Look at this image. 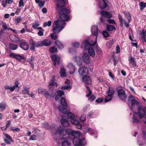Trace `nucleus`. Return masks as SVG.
<instances>
[{
  "instance_id": "obj_1",
  "label": "nucleus",
  "mask_w": 146,
  "mask_h": 146,
  "mask_svg": "<svg viewBox=\"0 0 146 146\" xmlns=\"http://www.w3.org/2000/svg\"><path fill=\"white\" fill-rule=\"evenodd\" d=\"M65 10L60 12V20H58L55 21L53 24V31L54 32L50 35V37L53 39H56L57 36L56 33H59L65 26L66 23L65 21H68L69 19L68 15L64 14Z\"/></svg>"
},
{
  "instance_id": "obj_2",
  "label": "nucleus",
  "mask_w": 146,
  "mask_h": 146,
  "mask_svg": "<svg viewBox=\"0 0 146 146\" xmlns=\"http://www.w3.org/2000/svg\"><path fill=\"white\" fill-rule=\"evenodd\" d=\"M96 42L92 40L89 41L85 40L83 41L82 45V47L85 50H88L89 54L92 57L94 56L95 55V52L93 47Z\"/></svg>"
},
{
  "instance_id": "obj_3",
  "label": "nucleus",
  "mask_w": 146,
  "mask_h": 146,
  "mask_svg": "<svg viewBox=\"0 0 146 146\" xmlns=\"http://www.w3.org/2000/svg\"><path fill=\"white\" fill-rule=\"evenodd\" d=\"M141 110V109H138L139 111L138 113H133V123H137L139 122V119H138V116L140 119L146 118V107H145L143 110H142V113Z\"/></svg>"
},
{
  "instance_id": "obj_4",
  "label": "nucleus",
  "mask_w": 146,
  "mask_h": 146,
  "mask_svg": "<svg viewBox=\"0 0 146 146\" xmlns=\"http://www.w3.org/2000/svg\"><path fill=\"white\" fill-rule=\"evenodd\" d=\"M55 1L57 2L56 3V10L58 12V13L60 15V12L62 11H65L64 12V14L68 15L70 13V11L66 8H63V7L65 5V2L64 0H54Z\"/></svg>"
},
{
  "instance_id": "obj_5",
  "label": "nucleus",
  "mask_w": 146,
  "mask_h": 146,
  "mask_svg": "<svg viewBox=\"0 0 146 146\" xmlns=\"http://www.w3.org/2000/svg\"><path fill=\"white\" fill-rule=\"evenodd\" d=\"M64 129L62 127H59L57 128V130L54 128L52 129L51 134L54 137H58V135L63 136L64 138Z\"/></svg>"
},
{
  "instance_id": "obj_6",
  "label": "nucleus",
  "mask_w": 146,
  "mask_h": 146,
  "mask_svg": "<svg viewBox=\"0 0 146 146\" xmlns=\"http://www.w3.org/2000/svg\"><path fill=\"white\" fill-rule=\"evenodd\" d=\"M128 104L129 107L132 108L134 105H137L139 104V102L136 100L134 98V96L132 95H130L129 97Z\"/></svg>"
},
{
  "instance_id": "obj_7",
  "label": "nucleus",
  "mask_w": 146,
  "mask_h": 146,
  "mask_svg": "<svg viewBox=\"0 0 146 146\" xmlns=\"http://www.w3.org/2000/svg\"><path fill=\"white\" fill-rule=\"evenodd\" d=\"M65 132L68 135H72L74 137L77 136H80L81 135V133L80 132L72 130L69 129H66Z\"/></svg>"
},
{
  "instance_id": "obj_8",
  "label": "nucleus",
  "mask_w": 146,
  "mask_h": 146,
  "mask_svg": "<svg viewBox=\"0 0 146 146\" xmlns=\"http://www.w3.org/2000/svg\"><path fill=\"white\" fill-rule=\"evenodd\" d=\"M117 93L119 98L122 100H125L127 97L125 91L122 89L119 90Z\"/></svg>"
},
{
  "instance_id": "obj_9",
  "label": "nucleus",
  "mask_w": 146,
  "mask_h": 146,
  "mask_svg": "<svg viewBox=\"0 0 146 146\" xmlns=\"http://www.w3.org/2000/svg\"><path fill=\"white\" fill-rule=\"evenodd\" d=\"M88 68L85 66H82L78 69V73L80 76H84L88 74Z\"/></svg>"
},
{
  "instance_id": "obj_10",
  "label": "nucleus",
  "mask_w": 146,
  "mask_h": 146,
  "mask_svg": "<svg viewBox=\"0 0 146 146\" xmlns=\"http://www.w3.org/2000/svg\"><path fill=\"white\" fill-rule=\"evenodd\" d=\"M91 31L93 35L95 36L94 39L92 40L94 41V42H96L97 36L98 34L97 26L93 25L92 27Z\"/></svg>"
},
{
  "instance_id": "obj_11",
  "label": "nucleus",
  "mask_w": 146,
  "mask_h": 146,
  "mask_svg": "<svg viewBox=\"0 0 146 146\" xmlns=\"http://www.w3.org/2000/svg\"><path fill=\"white\" fill-rule=\"evenodd\" d=\"M51 58L53 62V65L54 66H56L57 62L58 65L60 64L61 59L59 56L55 55H52L51 56Z\"/></svg>"
},
{
  "instance_id": "obj_12",
  "label": "nucleus",
  "mask_w": 146,
  "mask_h": 146,
  "mask_svg": "<svg viewBox=\"0 0 146 146\" xmlns=\"http://www.w3.org/2000/svg\"><path fill=\"white\" fill-rule=\"evenodd\" d=\"M100 14L102 15V17L100 18V20L102 22H104L105 21L104 19H103V16L107 17V18H110L112 16V15L109 12L104 11H103L101 12Z\"/></svg>"
},
{
  "instance_id": "obj_13",
  "label": "nucleus",
  "mask_w": 146,
  "mask_h": 146,
  "mask_svg": "<svg viewBox=\"0 0 146 146\" xmlns=\"http://www.w3.org/2000/svg\"><path fill=\"white\" fill-rule=\"evenodd\" d=\"M82 59L83 62L86 64L89 63L91 58L89 55L87 54H84L82 57Z\"/></svg>"
},
{
  "instance_id": "obj_14",
  "label": "nucleus",
  "mask_w": 146,
  "mask_h": 146,
  "mask_svg": "<svg viewBox=\"0 0 146 146\" xmlns=\"http://www.w3.org/2000/svg\"><path fill=\"white\" fill-rule=\"evenodd\" d=\"M73 140V142L75 146H79L82 145L83 141L78 138V136H76Z\"/></svg>"
},
{
  "instance_id": "obj_15",
  "label": "nucleus",
  "mask_w": 146,
  "mask_h": 146,
  "mask_svg": "<svg viewBox=\"0 0 146 146\" xmlns=\"http://www.w3.org/2000/svg\"><path fill=\"white\" fill-rule=\"evenodd\" d=\"M82 80L85 84H91L92 82L91 79L88 76H83L82 78Z\"/></svg>"
},
{
  "instance_id": "obj_16",
  "label": "nucleus",
  "mask_w": 146,
  "mask_h": 146,
  "mask_svg": "<svg viewBox=\"0 0 146 146\" xmlns=\"http://www.w3.org/2000/svg\"><path fill=\"white\" fill-rule=\"evenodd\" d=\"M106 0H99L98 6L101 9H104L106 7L107 4Z\"/></svg>"
},
{
  "instance_id": "obj_17",
  "label": "nucleus",
  "mask_w": 146,
  "mask_h": 146,
  "mask_svg": "<svg viewBox=\"0 0 146 146\" xmlns=\"http://www.w3.org/2000/svg\"><path fill=\"white\" fill-rule=\"evenodd\" d=\"M67 67L69 70V73L70 74H72L74 72L76 69L75 67L72 63H69Z\"/></svg>"
},
{
  "instance_id": "obj_18",
  "label": "nucleus",
  "mask_w": 146,
  "mask_h": 146,
  "mask_svg": "<svg viewBox=\"0 0 146 146\" xmlns=\"http://www.w3.org/2000/svg\"><path fill=\"white\" fill-rule=\"evenodd\" d=\"M65 85L61 87V89L62 90H67L71 86V84L70 80L66 79V81L64 82Z\"/></svg>"
},
{
  "instance_id": "obj_19",
  "label": "nucleus",
  "mask_w": 146,
  "mask_h": 146,
  "mask_svg": "<svg viewBox=\"0 0 146 146\" xmlns=\"http://www.w3.org/2000/svg\"><path fill=\"white\" fill-rule=\"evenodd\" d=\"M128 60L130 63L133 66L135 67L136 66V62L135 58L133 57L132 56H129Z\"/></svg>"
},
{
  "instance_id": "obj_20",
  "label": "nucleus",
  "mask_w": 146,
  "mask_h": 146,
  "mask_svg": "<svg viewBox=\"0 0 146 146\" xmlns=\"http://www.w3.org/2000/svg\"><path fill=\"white\" fill-rule=\"evenodd\" d=\"M35 46L36 47L46 45V40L44 39L41 41L35 42Z\"/></svg>"
},
{
  "instance_id": "obj_21",
  "label": "nucleus",
  "mask_w": 146,
  "mask_h": 146,
  "mask_svg": "<svg viewBox=\"0 0 146 146\" xmlns=\"http://www.w3.org/2000/svg\"><path fill=\"white\" fill-rule=\"evenodd\" d=\"M61 124L65 127H68L69 126L70 123L66 119H62L61 120Z\"/></svg>"
},
{
  "instance_id": "obj_22",
  "label": "nucleus",
  "mask_w": 146,
  "mask_h": 146,
  "mask_svg": "<svg viewBox=\"0 0 146 146\" xmlns=\"http://www.w3.org/2000/svg\"><path fill=\"white\" fill-rule=\"evenodd\" d=\"M66 70L64 67L61 68L60 74L61 77H66Z\"/></svg>"
},
{
  "instance_id": "obj_23",
  "label": "nucleus",
  "mask_w": 146,
  "mask_h": 146,
  "mask_svg": "<svg viewBox=\"0 0 146 146\" xmlns=\"http://www.w3.org/2000/svg\"><path fill=\"white\" fill-rule=\"evenodd\" d=\"M54 43L59 49H61L64 47V45L62 43L58 40H56Z\"/></svg>"
},
{
  "instance_id": "obj_24",
  "label": "nucleus",
  "mask_w": 146,
  "mask_h": 146,
  "mask_svg": "<svg viewBox=\"0 0 146 146\" xmlns=\"http://www.w3.org/2000/svg\"><path fill=\"white\" fill-rule=\"evenodd\" d=\"M21 47L24 50H27L29 48V46L26 42H23L20 44Z\"/></svg>"
},
{
  "instance_id": "obj_25",
  "label": "nucleus",
  "mask_w": 146,
  "mask_h": 146,
  "mask_svg": "<svg viewBox=\"0 0 146 146\" xmlns=\"http://www.w3.org/2000/svg\"><path fill=\"white\" fill-rule=\"evenodd\" d=\"M29 88H27V86L24 87L22 92V94L24 95H29Z\"/></svg>"
},
{
  "instance_id": "obj_26",
  "label": "nucleus",
  "mask_w": 146,
  "mask_h": 146,
  "mask_svg": "<svg viewBox=\"0 0 146 146\" xmlns=\"http://www.w3.org/2000/svg\"><path fill=\"white\" fill-rule=\"evenodd\" d=\"M9 38L13 42H16L18 41L19 38V37L14 35H10Z\"/></svg>"
},
{
  "instance_id": "obj_27",
  "label": "nucleus",
  "mask_w": 146,
  "mask_h": 146,
  "mask_svg": "<svg viewBox=\"0 0 146 146\" xmlns=\"http://www.w3.org/2000/svg\"><path fill=\"white\" fill-rule=\"evenodd\" d=\"M58 109L61 113L64 114L66 113L68 111V110L67 108L62 106H59Z\"/></svg>"
},
{
  "instance_id": "obj_28",
  "label": "nucleus",
  "mask_w": 146,
  "mask_h": 146,
  "mask_svg": "<svg viewBox=\"0 0 146 146\" xmlns=\"http://www.w3.org/2000/svg\"><path fill=\"white\" fill-rule=\"evenodd\" d=\"M75 59L76 62L77 63V65L79 66L82 65V61L81 58L78 56H76L75 57Z\"/></svg>"
},
{
  "instance_id": "obj_29",
  "label": "nucleus",
  "mask_w": 146,
  "mask_h": 146,
  "mask_svg": "<svg viewBox=\"0 0 146 146\" xmlns=\"http://www.w3.org/2000/svg\"><path fill=\"white\" fill-rule=\"evenodd\" d=\"M29 44L31 45L30 48L31 50H34L35 48V42L33 40H30L29 41Z\"/></svg>"
},
{
  "instance_id": "obj_30",
  "label": "nucleus",
  "mask_w": 146,
  "mask_h": 146,
  "mask_svg": "<svg viewBox=\"0 0 146 146\" xmlns=\"http://www.w3.org/2000/svg\"><path fill=\"white\" fill-rule=\"evenodd\" d=\"M115 29V28L113 25H108L106 26V29L108 31H112Z\"/></svg>"
},
{
  "instance_id": "obj_31",
  "label": "nucleus",
  "mask_w": 146,
  "mask_h": 146,
  "mask_svg": "<svg viewBox=\"0 0 146 146\" xmlns=\"http://www.w3.org/2000/svg\"><path fill=\"white\" fill-rule=\"evenodd\" d=\"M40 0H35V1L36 3L38 4V5L41 8L44 5L45 3V1H41L40 2Z\"/></svg>"
},
{
  "instance_id": "obj_32",
  "label": "nucleus",
  "mask_w": 146,
  "mask_h": 146,
  "mask_svg": "<svg viewBox=\"0 0 146 146\" xmlns=\"http://www.w3.org/2000/svg\"><path fill=\"white\" fill-rule=\"evenodd\" d=\"M61 104L64 106H67L68 104L64 97H62L61 100Z\"/></svg>"
},
{
  "instance_id": "obj_33",
  "label": "nucleus",
  "mask_w": 146,
  "mask_h": 146,
  "mask_svg": "<svg viewBox=\"0 0 146 146\" xmlns=\"http://www.w3.org/2000/svg\"><path fill=\"white\" fill-rule=\"evenodd\" d=\"M62 146H71V143L68 140H65L62 143Z\"/></svg>"
},
{
  "instance_id": "obj_34",
  "label": "nucleus",
  "mask_w": 146,
  "mask_h": 146,
  "mask_svg": "<svg viewBox=\"0 0 146 146\" xmlns=\"http://www.w3.org/2000/svg\"><path fill=\"white\" fill-rule=\"evenodd\" d=\"M124 14L126 17L127 18V21L128 22H130L131 18V16L130 14L128 12H125L124 13Z\"/></svg>"
},
{
  "instance_id": "obj_35",
  "label": "nucleus",
  "mask_w": 146,
  "mask_h": 146,
  "mask_svg": "<svg viewBox=\"0 0 146 146\" xmlns=\"http://www.w3.org/2000/svg\"><path fill=\"white\" fill-rule=\"evenodd\" d=\"M38 30H39V31L37 33V34L40 36H42L43 35V32L44 30L42 29L41 27H38L37 28Z\"/></svg>"
},
{
  "instance_id": "obj_36",
  "label": "nucleus",
  "mask_w": 146,
  "mask_h": 146,
  "mask_svg": "<svg viewBox=\"0 0 146 146\" xmlns=\"http://www.w3.org/2000/svg\"><path fill=\"white\" fill-rule=\"evenodd\" d=\"M113 96L112 95H110L108 94L106 97L105 99H104V101L107 102L111 101L112 98Z\"/></svg>"
},
{
  "instance_id": "obj_37",
  "label": "nucleus",
  "mask_w": 146,
  "mask_h": 146,
  "mask_svg": "<svg viewBox=\"0 0 146 146\" xmlns=\"http://www.w3.org/2000/svg\"><path fill=\"white\" fill-rule=\"evenodd\" d=\"M31 58H29L28 60V61L29 63L31 64V66L32 68H33L34 67V58L31 56Z\"/></svg>"
},
{
  "instance_id": "obj_38",
  "label": "nucleus",
  "mask_w": 146,
  "mask_h": 146,
  "mask_svg": "<svg viewBox=\"0 0 146 146\" xmlns=\"http://www.w3.org/2000/svg\"><path fill=\"white\" fill-rule=\"evenodd\" d=\"M52 80L51 82L49 84L50 85L52 86H55L56 87L57 86V84L55 82V78L54 76H52Z\"/></svg>"
},
{
  "instance_id": "obj_39",
  "label": "nucleus",
  "mask_w": 146,
  "mask_h": 146,
  "mask_svg": "<svg viewBox=\"0 0 146 146\" xmlns=\"http://www.w3.org/2000/svg\"><path fill=\"white\" fill-rule=\"evenodd\" d=\"M114 93V91L113 89L111 88L110 86L109 87L108 91V94L110 95H112L113 96Z\"/></svg>"
},
{
  "instance_id": "obj_40",
  "label": "nucleus",
  "mask_w": 146,
  "mask_h": 146,
  "mask_svg": "<svg viewBox=\"0 0 146 146\" xmlns=\"http://www.w3.org/2000/svg\"><path fill=\"white\" fill-rule=\"evenodd\" d=\"M38 92L39 93L45 96L46 91L45 89L43 88H40L38 89Z\"/></svg>"
},
{
  "instance_id": "obj_41",
  "label": "nucleus",
  "mask_w": 146,
  "mask_h": 146,
  "mask_svg": "<svg viewBox=\"0 0 146 146\" xmlns=\"http://www.w3.org/2000/svg\"><path fill=\"white\" fill-rule=\"evenodd\" d=\"M9 45L10 48L13 50H16L17 47V45L11 43Z\"/></svg>"
},
{
  "instance_id": "obj_42",
  "label": "nucleus",
  "mask_w": 146,
  "mask_h": 146,
  "mask_svg": "<svg viewBox=\"0 0 146 146\" xmlns=\"http://www.w3.org/2000/svg\"><path fill=\"white\" fill-rule=\"evenodd\" d=\"M49 50L51 53H54L57 51V49L55 46H53L50 48L49 49Z\"/></svg>"
},
{
  "instance_id": "obj_43",
  "label": "nucleus",
  "mask_w": 146,
  "mask_h": 146,
  "mask_svg": "<svg viewBox=\"0 0 146 146\" xmlns=\"http://www.w3.org/2000/svg\"><path fill=\"white\" fill-rule=\"evenodd\" d=\"M92 131L91 130V129L88 127H86L83 129V131L84 133H86L88 132L90 133Z\"/></svg>"
},
{
  "instance_id": "obj_44",
  "label": "nucleus",
  "mask_w": 146,
  "mask_h": 146,
  "mask_svg": "<svg viewBox=\"0 0 146 146\" xmlns=\"http://www.w3.org/2000/svg\"><path fill=\"white\" fill-rule=\"evenodd\" d=\"M40 25L39 23L37 22H35L32 24V27L34 29H37L38 27Z\"/></svg>"
},
{
  "instance_id": "obj_45",
  "label": "nucleus",
  "mask_w": 146,
  "mask_h": 146,
  "mask_svg": "<svg viewBox=\"0 0 146 146\" xmlns=\"http://www.w3.org/2000/svg\"><path fill=\"white\" fill-rule=\"evenodd\" d=\"M25 31H27V32H30V30L27 29V27L26 25L25 26L24 28H22V30H21L20 31V32L21 33H23L25 32Z\"/></svg>"
},
{
  "instance_id": "obj_46",
  "label": "nucleus",
  "mask_w": 146,
  "mask_h": 146,
  "mask_svg": "<svg viewBox=\"0 0 146 146\" xmlns=\"http://www.w3.org/2000/svg\"><path fill=\"white\" fill-rule=\"evenodd\" d=\"M3 25L2 26L4 30H11L13 31V30L10 28H9L7 27V26L6 24L5 23H3Z\"/></svg>"
},
{
  "instance_id": "obj_47",
  "label": "nucleus",
  "mask_w": 146,
  "mask_h": 146,
  "mask_svg": "<svg viewBox=\"0 0 146 146\" xmlns=\"http://www.w3.org/2000/svg\"><path fill=\"white\" fill-rule=\"evenodd\" d=\"M67 116L69 118L71 119H73L75 117L73 113L70 112H68Z\"/></svg>"
},
{
  "instance_id": "obj_48",
  "label": "nucleus",
  "mask_w": 146,
  "mask_h": 146,
  "mask_svg": "<svg viewBox=\"0 0 146 146\" xmlns=\"http://www.w3.org/2000/svg\"><path fill=\"white\" fill-rule=\"evenodd\" d=\"M142 37L144 41L146 42V31L142 30Z\"/></svg>"
},
{
  "instance_id": "obj_49",
  "label": "nucleus",
  "mask_w": 146,
  "mask_h": 146,
  "mask_svg": "<svg viewBox=\"0 0 146 146\" xmlns=\"http://www.w3.org/2000/svg\"><path fill=\"white\" fill-rule=\"evenodd\" d=\"M70 121L72 123L75 125L78 124L79 123H80L78 120L75 119H71Z\"/></svg>"
},
{
  "instance_id": "obj_50",
  "label": "nucleus",
  "mask_w": 146,
  "mask_h": 146,
  "mask_svg": "<svg viewBox=\"0 0 146 146\" xmlns=\"http://www.w3.org/2000/svg\"><path fill=\"white\" fill-rule=\"evenodd\" d=\"M87 90L86 92V96L89 97L92 94L91 91L90 90L89 88L88 87H86Z\"/></svg>"
},
{
  "instance_id": "obj_51",
  "label": "nucleus",
  "mask_w": 146,
  "mask_h": 146,
  "mask_svg": "<svg viewBox=\"0 0 146 146\" xmlns=\"http://www.w3.org/2000/svg\"><path fill=\"white\" fill-rule=\"evenodd\" d=\"M113 41L112 40H110L107 42L106 46L110 48L113 44Z\"/></svg>"
},
{
  "instance_id": "obj_52",
  "label": "nucleus",
  "mask_w": 146,
  "mask_h": 146,
  "mask_svg": "<svg viewBox=\"0 0 146 146\" xmlns=\"http://www.w3.org/2000/svg\"><path fill=\"white\" fill-rule=\"evenodd\" d=\"M140 6L141 7V9L143 10L146 7V4L143 2H141L140 4Z\"/></svg>"
},
{
  "instance_id": "obj_53",
  "label": "nucleus",
  "mask_w": 146,
  "mask_h": 146,
  "mask_svg": "<svg viewBox=\"0 0 146 146\" xmlns=\"http://www.w3.org/2000/svg\"><path fill=\"white\" fill-rule=\"evenodd\" d=\"M102 34L104 37L105 38L109 37L110 36L109 33L105 31H103Z\"/></svg>"
},
{
  "instance_id": "obj_54",
  "label": "nucleus",
  "mask_w": 146,
  "mask_h": 146,
  "mask_svg": "<svg viewBox=\"0 0 146 146\" xmlns=\"http://www.w3.org/2000/svg\"><path fill=\"white\" fill-rule=\"evenodd\" d=\"M72 45L75 48H78L79 47L80 44L78 42H75L72 43Z\"/></svg>"
},
{
  "instance_id": "obj_55",
  "label": "nucleus",
  "mask_w": 146,
  "mask_h": 146,
  "mask_svg": "<svg viewBox=\"0 0 146 146\" xmlns=\"http://www.w3.org/2000/svg\"><path fill=\"white\" fill-rule=\"evenodd\" d=\"M3 134L5 137L7 139H9V140L12 142H13L12 138L8 134L6 133H4Z\"/></svg>"
},
{
  "instance_id": "obj_56",
  "label": "nucleus",
  "mask_w": 146,
  "mask_h": 146,
  "mask_svg": "<svg viewBox=\"0 0 146 146\" xmlns=\"http://www.w3.org/2000/svg\"><path fill=\"white\" fill-rule=\"evenodd\" d=\"M86 119V115L85 114L82 115L80 118V120L81 121H84Z\"/></svg>"
},
{
  "instance_id": "obj_57",
  "label": "nucleus",
  "mask_w": 146,
  "mask_h": 146,
  "mask_svg": "<svg viewBox=\"0 0 146 146\" xmlns=\"http://www.w3.org/2000/svg\"><path fill=\"white\" fill-rule=\"evenodd\" d=\"M24 4L23 3V0H20L19 3V7H21L22 6H24Z\"/></svg>"
},
{
  "instance_id": "obj_58",
  "label": "nucleus",
  "mask_w": 146,
  "mask_h": 146,
  "mask_svg": "<svg viewBox=\"0 0 146 146\" xmlns=\"http://www.w3.org/2000/svg\"><path fill=\"white\" fill-rule=\"evenodd\" d=\"M23 58V57L20 55L19 54H16L15 58L17 60H20Z\"/></svg>"
},
{
  "instance_id": "obj_59",
  "label": "nucleus",
  "mask_w": 146,
  "mask_h": 146,
  "mask_svg": "<svg viewBox=\"0 0 146 146\" xmlns=\"http://www.w3.org/2000/svg\"><path fill=\"white\" fill-rule=\"evenodd\" d=\"M36 136L35 135H33L31 136L29 140H35L36 139Z\"/></svg>"
},
{
  "instance_id": "obj_60",
  "label": "nucleus",
  "mask_w": 146,
  "mask_h": 146,
  "mask_svg": "<svg viewBox=\"0 0 146 146\" xmlns=\"http://www.w3.org/2000/svg\"><path fill=\"white\" fill-rule=\"evenodd\" d=\"M104 100V99L101 98H98V99H97L96 100V102L98 103H100L102 102H103Z\"/></svg>"
},
{
  "instance_id": "obj_61",
  "label": "nucleus",
  "mask_w": 146,
  "mask_h": 146,
  "mask_svg": "<svg viewBox=\"0 0 146 146\" xmlns=\"http://www.w3.org/2000/svg\"><path fill=\"white\" fill-rule=\"evenodd\" d=\"M57 94L61 96L64 94V92L63 91L60 90L57 92Z\"/></svg>"
},
{
  "instance_id": "obj_62",
  "label": "nucleus",
  "mask_w": 146,
  "mask_h": 146,
  "mask_svg": "<svg viewBox=\"0 0 146 146\" xmlns=\"http://www.w3.org/2000/svg\"><path fill=\"white\" fill-rule=\"evenodd\" d=\"M108 22L111 24H116L115 21L113 19H108Z\"/></svg>"
},
{
  "instance_id": "obj_63",
  "label": "nucleus",
  "mask_w": 146,
  "mask_h": 146,
  "mask_svg": "<svg viewBox=\"0 0 146 146\" xmlns=\"http://www.w3.org/2000/svg\"><path fill=\"white\" fill-rule=\"evenodd\" d=\"M21 19L19 17H18L17 18L15 19V23H18L21 21Z\"/></svg>"
},
{
  "instance_id": "obj_64",
  "label": "nucleus",
  "mask_w": 146,
  "mask_h": 146,
  "mask_svg": "<svg viewBox=\"0 0 146 146\" xmlns=\"http://www.w3.org/2000/svg\"><path fill=\"white\" fill-rule=\"evenodd\" d=\"M16 54L13 53H10L9 54V56H10L15 58Z\"/></svg>"
}]
</instances>
